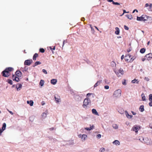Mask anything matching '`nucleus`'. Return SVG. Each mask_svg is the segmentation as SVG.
<instances>
[{
  "label": "nucleus",
  "instance_id": "obj_1",
  "mask_svg": "<svg viewBox=\"0 0 152 152\" xmlns=\"http://www.w3.org/2000/svg\"><path fill=\"white\" fill-rule=\"evenodd\" d=\"M13 70V68L9 67L6 68L2 72V76L3 77H7L9 76L10 75V72Z\"/></svg>",
  "mask_w": 152,
  "mask_h": 152
},
{
  "label": "nucleus",
  "instance_id": "obj_2",
  "mask_svg": "<svg viewBox=\"0 0 152 152\" xmlns=\"http://www.w3.org/2000/svg\"><path fill=\"white\" fill-rule=\"evenodd\" d=\"M91 101L90 99L88 98H86L84 100L83 107L84 108L86 109L87 107V106L89 104H91Z\"/></svg>",
  "mask_w": 152,
  "mask_h": 152
},
{
  "label": "nucleus",
  "instance_id": "obj_3",
  "mask_svg": "<svg viewBox=\"0 0 152 152\" xmlns=\"http://www.w3.org/2000/svg\"><path fill=\"white\" fill-rule=\"evenodd\" d=\"M148 18H149V16H147L146 15H142L140 17H137V20L138 21H144L147 20V19Z\"/></svg>",
  "mask_w": 152,
  "mask_h": 152
},
{
  "label": "nucleus",
  "instance_id": "obj_4",
  "mask_svg": "<svg viewBox=\"0 0 152 152\" xmlns=\"http://www.w3.org/2000/svg\"><path fill=\"white\" fill-rule=\"evenodd\" d=\"M121 89H118L115 91L113 95L114 97H119L121 96Z\"/></svg>",
  "mask_w": 152,
  "mask_h": 152
},
{
  "label": "nucleus",
  "instance_id": "obj_5",
  "mask_svg": "<svg viewBox=\"0 0 152 152\" xmlns=\"http://www.w3.org/2000/svg\"><path fill=\"white\" fill-rule=\"evenodd\" d=\"M114 72L118 77H120L124 74V71L121 68H120L118 71H115Z\"/></svg>",
  "mask_w": 152,
  "mask_h": 152
},
{
  "label": "nucleus",
  "instance_id": "obj_6",
  "mask_svg": "<svg viewBox=\"0 0 152 152\" xmlns=\"http://www.w3.org/2000/svg\"><path fill=\"white\" fill-rule=\"evenodd\" d=\"M79 138H80L81 139L83 140V141H85L87 138V135L85 134H79L78 135Z\"/></svg>",
  "mask_w": 152,
  "mask_h": 152
},
{
  "label": "nucleus",
  "instance_id": "obj_7",
  "mask_svg": "<svg viewBox=\"0 0 152 152\" xmlns=\"http://www.w3.org/2000/svg\"><path fill=\"white\" fill-rule=\"evenodd\" d=\"M140 129V127L139 126H134L132 128L131 130L134 131L135 132L137 133Z\"/></svg>",
  "mask_w": 152,
  "mask_h": 152
},
{
  "label": "nucleus",
  "instance_id": "obj_8",
  "mask_svg": "<svg viewBox=\"0 0 152 152\" xmlns=\"http://www.w3.org/2000/svg\"><path fill=\"white\" fill-rule=\"evenodd\" d=\"M55 101L56 103H58L61 101V99L60 96L57 94L55 95L54 96Z\"/></svg>",
  "mask_w": 152,
  "mask_h": 152
},
{
  "label": "nucleus",
  "instance_id": "obj_9",
  "mask_svg": "<svg viewBox=\"0 0 152 152\" xmlns=\"http://www.w3.org/2000/svg\"><path fill=\"white\" fill-rule=\"evenodd\" d=\"M32 60H26L24 62V64L28 66H29L32 63Z\"/></svg>",
  "mask_w": 152,
  "mask_h": 152
},
{
  "label": "nucleus",
  "instance_id": "obj_10",
  "mask_svg": "<svg viewBox=\"0 0 152 152\" xmlns=\"http://www.w3.org/2000/svg\"><path fill=\"white\" fill-rule=\"evenodd\" d=\"M19 77H18L16 76H15V75H13L12 79L13 80H15L16 82H19L20 81Z\"/></svg>",
  "mask_w": 152,
  "mask_h": 152
},
{
  "label": "nucleus",
  "instance_id": "obj_11",
  "mask_svg": "<svg viewBox=\"0 0 152 152\" xmlns=\"http://www.w3.org/2000/svg\"><path fill=\"white\" fill-rule=\"evenodd\" d=\"M15 75L16 76L20 77L22 75V73L20 71H17L15 72Z\"/></svg>",
  "mask_w": 152,
  "mask_h": 152
},
{
  "label": "nucleus",
  "instance_id": "obj_12",
  "mask_svg": "<svg viewBox=\"0 0 152 152\" xmlns=\"http://www.w3.org/2000/svg\"><path fill=\"white\" fill-rule=\"evenodd\" d=\"M145 57L147 58V60H149L152 58V54L150 53L146 54Z\"/></svg>",
  "mask_w": 152,
  "mask_h": 152
},
{
  "label": "nucleus",
  "instance_id": "obj_13",
  "mask_svg": "<svg viewBox=\"0 0 152 152\" xmlns=\"http://www.w3.org/2000/svg\"><path fill=\"white\" fill-rule=\"evenodd\" d=\"M75 99L78 101H80L81 100L82 97L79 95H75Z\"/></svg>",
  "mask_w": 152,
  "mask_h": 152
},
{
  "label": "nucleus",
  "instance_id": "obj_14",
  "mask_svg": "<svg viewBox=\"0 0 152 152\" xmlns=\"http://www.w3.org/2000/svg\"><path fill=\"white\" fill-rule=\"evenodd\" d=\"M144 143H146L147 145H151V142L149 141L148 138H145V140L144 141Z\"/></svg>",
  "mask_w": 152,
  "mask_h": 152
},
{
  "label": "nucleus",
  "instance_id": "obj_15",
  "mask_svg": "<svg viewBox=\"0 0 152 152\" xmlns=\"http://www.w3.org/2000/svg\"><path fill=\"white\" fill-rule=\"evenodd\" d=\"M125 113L126 117L128 119H130L132 117V115H129L126 111H125Z\"/></svg>",
  "mask_w": 152,
  "mask_h": 152
},
{
  "label": "nucleus",
  "instance_id": "obj_16",
  "mask_svg": "<svg viewBox=\"0 0 152 152\" xmlns=\"http://www.w3.org/2000/svg\"><path fill=\"white\" fill-rule=\"evenodd\" d=\"M127 57H129V58H132L131 55H129V54H127L126 56H125V60L126 61H129V58H126Z\"/></svg>",
  "mask_w": 152,
  "mask_h": 152
},
{
  "label": "nucleus",
  "instance_id": "obj_17",
  "mask_svg": "<svg viewBox=\"0 0 152 152\" xmlns=\"http://www.w3.org/2000/svg\"><path fill=\"white\" fill-rule=\"evenodd\" d=\"M92 113L93 114H94L96 115H97L98 116L99 115L97 112V111L95 109H92Z\"/></svg>",
  "mask_w": 152,
  "mask_h": 152
},
{
  "label": "nucleus",
  "instance_id": "obj_18",
  "mask_svg": "<svg viewBox=\"0 0 152 152\" xmlns=\"http://www.w3.org/2000/svg\"><path fill=\"white\" fill-rule=\"evenodd\" d=\"M113 143L114 145H118L120 144V142L118 140H115L113 142Z\"/></svg>",
  "mask_w": 152,
  "mask_h": 152
},
{
  "label": "nucleus",
  "instance_id": "obj_19",
  "mask_svg": "<svg viewBox=\"0 0 152 152\" xmlns=\"http://www.w3.org/2000/svg\"><path fill=\"white\" fill-rule=\"evenodd\" d=\"M51 83L53 85H55L57 82V80L56 79H53L51 80Z\"/></svg>",
  "mask_w": 152,
  "mask_h": 152
},
{
  "label": "nucleus",
  "instance_id": "obj_20",
  "mask_svg": "<svg viewBox=\"0 0 152 152\" xmlns=\"http://www.w3.org/2000/svg\"><path fill=\"white\" fill-rule=\"evenodd\" d=\"M115 29L116 31L115 32V34L116 35H118L120 33V30L118 27H116L115 28Z\"/></svg>",
  "mask_w": 152,
  "mask_h": 152
},
{
  "label": "nucleus",
  "instance_id": "obj_21",
  "mask_svg": "<svg viewBox=\"0 0 152 152\" xmlns=\"http://www.w3.org/2000/svg\"><path fill=\"white\" fill-rule=\"evenodd\" d=\"M102 80H99L97 81V82L94 85V87H96L97 86H98L99 85L100 83L102 82Z\"/></svg>",
  "mask_w": 152,
  "mask_h": 152
},
{
  "label": "nucleus",
  "instance_id": "obj_22",
  "mask_svg": "<svg viewBox=\"0 0 152 152\" xmlns=\"http://www.w3.org/2000/svg\"><path fill=\"white\" fill-rule=\"evenodd\" d=\"M148 7L147 8L148 10L149 11H152V4L150 3Z\"/></svg>",
  "mask_w": 152,
  "mask_h": 152
},
{
  "label": "nucleus",
  "instance_id": "obj_23",
  "mask_svg": "<svg viewBox=\"0 0 152 152\" xmlns=\"http://www.w3.org/2000/svg\"><path fill=\"white\" fill-rule=\"evenodd\" d=\"M38 54L37 53H35L34 54L33 57V60L34 61L36 60V58H37L38 56Z\"/></svg>",
  "mask_w": 152,
  "mask_h": 152
},
{
  "label": "nucleus",
  "instance_id": "obj_24",
  "mask_svg": "<svg viewBox=\"0 0 152 152\" xmlns=\"http://www.w3.org/2000/svg\"><path fill=\"white\" fill-rule=\"evenodd\" d=\"M94 127L93 125H92V126H91L90 127H86L85 128V129L87 130V131H90Z\"/></svg>",
  "mask_w": 152,
  "mask_h": 152
},
{
  "label": "nucleus",
  "instance_id": "obj_25",
  "mask_svg": "<svg viewBox=\"0 0 152 152\" xmlns=\"http://www.w3.org/2000/svg\"><path fill=\"white\" fill-rule=\"evenodd\" d=\"M112 127L114 129H118V126L116 124H113L112 125Z\"/></svg>",
  "mask_w": 152,
  "mask_h": 152
},
{
  "label": "nucleus",
  "instance_id": "obj_26",
  "mask_svg": "<svg viewBox=\"0 0 152 152\" xmlns=\"http://www.w3.org/2000/svg\"><path fill=\"white\" fill-rule=\"evenodd\" d=\"M139 110L141 112H143L144 110V106L143 105H141L140 106V108H139Z\"/></svg>",
  "mask_w": 152,
  "mask_h": 152
},
{
  "label": "nucleus",
  "instance_id": "obj_27",
  "mask_svg": "<svg viewBox=\"0 0 152 152\" xmlns=\"http://www.w3.org/2000/svg\"><path fill=\"white\" fill-rule=\"evenodd\" d=\"M22 85L21 84H19L18 87L17 86H16V88H17V90L18 91H19V90H20L22 87Z\"/></svg>",
  "mask_w": 152,
  "mask_h": 152
},
{
  "label": "nucleus",
  "instance_id": "obj_28",
  "mask_svg": "<svg viewBox=\"0 0 152 152\" xmlns=\"http://www.w3.org/2000/svg\"><path fill=\"white\" fill-rule=\"evenodd\" d=\"M126 16L130 20H132V15H126Z\"/></svg>",
  "mask_w": 152,
  "mask_h": 152
},
{
  "label": "nucleus",
  "instance_id": "obj_29",
  "mask_svg": "<svg viewBox=\"0 0 152 152\" xmlns=\"http://www.w3.org/2000/svg\"><path fill=\"white\" fill-rule=\"evenodd\" d=\"M6 124L5 123H4L2 125V129H1L2 130H3V131H4V130H5L6 129Z\"/></svg>",
  "mask_w": 152,
  "mask_h": 152
},
{
  "label": "nucleus",
  "instance_id": "obj_30",
  "mask_svg": "<svg viewBox=\"0 0 152 152\" xmlns=\"http://www.w3.org/2000/svg\"><path fill=\"white\" fill-rule=\"evenodd\" d=\"M136 57V56H133L132 58H131V59L129 60V62H132L135 59Z\"/></svg>",
  "mask_w": 152,
  "mask_h": 152
},
{
  "label": "nucleus",
  "instance_id": "obj_31",
  "mask_svg": "<svg viewBox=\"0 0 152 152\" xmlns=\"http://www.w3.org/2000/svg\"><path fill=\"white\" fill-rule=\"evenodd\" d=\"M68 144L69 145H73L74 144V142L73 140H69L68 141Z\"/></svg>",
  "mask_w": 152,
  "mask_h": 152
},
{
  "label": "nucleus",
  "instance_id": "obj_32",
  "mask_svg": "<svg viewBox=\"0 0 152 152\" xmlns=\"http://www.w3.org/2000/svg\"><path fill=\"white\" fill-rule=\"evenodd\" d=\"M118 112L121 114H123L124 113V110L123 109H121L118 111Z\"/></svg>",
  "mask_w": 152,
  "mask_h": 152
},
{
  "label": "nucleus",
  "instance_id": "obj_33",
  "mask_svg": "<svg viewBox=\"0 0 152 152\" xmlns=\"http://www.w3.org/2000/svg\"><path fill=\"white\" fill-rule=\"evenodd\" d=\"M141 96L142 99V100L143 101H145V95L143 93L142 94H141Z\"/></svg>",
  "mask_w": 152,
  "mask_h": 152
},
{
  "label": "nucleus",
  "instance_id": "obj_34",
  "mask_svg": "<svg viewBox=\"0 0 152 152\" xmlns=\"http://www.w3.org/2000/svg\"><path fill=\"white\" fill-rule=\"evenodd\" d=\"M145 51V48H142L140 50V52L141 53H144Z\"/></svg>",
  "mask_w": 152,
  "mask_h": 152
},
{
  "label": "nucleus",
  "instance_id": "obj_35",
  "mask_svg": "<svg viewBox=\"0 0 152 152\" xmlns=\"http://www.w3.org/2000/svg\"><path fill=\"white\" fill-rule=\"evenodd\" d=\"M136 82L138 84L139 83V81H137V80H136V79H134L133 80H132V83H134Z\"/></svg>",
  "mask_w": 152,
  "mask_h": 152
},
{
  "label": "nucleus",
  "instance_id": "obj_36",
  "mask_svg": "<svg viewBox=\"0 0 152 152\" xmlns=\"http://www.w3.org/2000/svg\"><path fill=\"white\" fill-rule=\"evenodd\" d=\"M41 64V63L40 61H37L35 63L34 65L33 66V67H34L40 64Z\"/></svg>",
  "mask_w": 152,
  "mask_h": 152
},
{
  "label": "nucleus",
  "instance_id": "obj_37",
  "mask_svg": "<svg viewBox=\"0 0 152 152\" xmlns=\"http://www.w3.org/2000/svg\"><path fill=\"white\" fill-rule=\"evenodd\" d=\"M44 81L43 80H41L39 83V85L41 86H42L44 84Z\"/></svg>",
  "mask_w": 152,
  "mask_h": 152
},
{
  "label": "nucleus",
  "instance_id": "obj_38",
  "mask_svg": "<svg viewBox=\"0 0 152 152\" xmlns=\"http://www.w3.org/2000/svg\"><path fill=\"white\" fill-rule=\"evenodd\" d=\"M105 149L104 148H101L99 150V152H104L105 151Z\"/></svg>",
  "mask_w": 152,
  "mask_h": 152
},
{
  "label": "nucleus",
  "instance_id": "obj_39",
  "mask_svg": "<svg viewBox=\"0 0 152 152\" xmlns=\"http://www.w3.org/2000/svg\"><path fill=\"white\" fill-rule=\"evenodd\" d=\"M139 140L141 142H144V141L145 140V138H144L143 137H141L139 139Z\"/></svg>",
  "mask_w": 152,
  "mask_h": 152
},
{
  "label": "nucleus",
  "instance_id": "obj_40",
  "mask_svg": "<svg viewBox=\"0 0 152 152\" xmlns=\"http://www.w3.org/2000/svg\"><path fill=\"white\" fill-rule=\"evenodd\" d=\"M149 100L150 101H152V94H150L149 95Z\"/></svg>",
  "mask_w": 152,
  "mask_h": 152
},
{
  "label": "nucleus",
  "instance_id": "obj_41",
  "mask_svg": "<svg viewBox=\"0 0 152 152\" xmlns=\"http://www.w3.org/2000/svg\"><path fill=\"white\" fill-rule=\"evenodd\" d=\"M7 82L10 85H12V81L10 79L8 80Z\"/></svg>",
  "mask_w": 152,
  "mask_h": 152
},
{
  "label": "nucleus",
  "instance_id": "obj_42",
  "mask_svg": "<svg viewBox=\"0 0 152 152\" xmlns=\"http://www.w3.org/2000/svg\"><path fill=\"white\" fill-rule=\"evenodd\" d=\"M132 48L130 46L129 48L127 50V51L128 53H129L132 50Z\"/></svg>",
  "mask_w": 152,
  "mask_h": 152
},
{
  "label": "nucleus",
  "instance_id": "obj_43",
  "mask_svg": "<svg viewBox=\"0 0 152 152\" xmlns=\"http://www.w3.org/2000/svg\"><path fill=\"white\" fill-rule=\"evenodd\" d=\"M69 91L73 95L74 94V92L72 89H70Z\"/></svg>",
  "mask_w": 152,
  "mask_h": 152
},
{
  "label": "nucleus",
  "instance_id": "obj_44",
  "mask_svg": "<svg viewBox=\"0 0 152 152\" xmlns=\"http://www.w3.org/2000/svg\"><path fill=\"white\" fill-rule=\"evenodd\" d=\"M33 103L34 102L33 101L30 100V101L29 104L31 106H32L33 105Z\"/></svg>",
  "mask_w": 152,
  "mask_h": 152
},
{
  "label": "nucleus",
  "instance_id": "obj_45",
  "mask_svg": "<svg viewBox=\"0 0 152 152\" xmlns=\"http://www.w3.org/2000/svg\"><path fill=\"white\" fill-rule=\"evenodd\" d=\"M45 50L43 48H40L39 49V51L41 53H44Z\"/></svg>",
  "mask_w": 152,
  "mask_h": 152
},
{
  "label": "nucleus",
  "instance_id": "obj_46",
  "mask_svg": "<svg viewBox=\"0 0 152 152\" xmlns=\"http://www.w3.org/2000/svg\"><path fill=\"white\" fill-rule=\"evenodd\" d=\"M46 115H46V113H43L42 114V116L43 117H44V118H45L46 116Z\"/></svg>",
  "mask_w": 152,
  "mask_h": 152
},
{
  "label": "nucleus",
  "instance_id": "obj_47",
  "mask_svg": "<svg viewBox=\"0 0 152 152\" xmlns=\"http://www.w3.org/2000/svg\"><path fill=\"white\" fill-rule=\"evenodd\" d=\"M113 4L114 5H119L120 4V3H119L118 2H114V1L113 2Z\"/></svg>",
  "mask_w": 152,
  "mask_h": 152
},
{
  "label": "nucleus",
  "instance_id": "obj_48",
  "mask_svg": "<svg viewBox=\"0 0 152 152\" xmlns=\"http://www.w3.org/2000/svg\"><path fill=\"white\" fill-rule=\"evenodd\" d=\"M101 137V135L100 134H98L96 135V137L98 139H100Z\"/></svg>",
  "mask_w": 152,
  "mask_h": 152
},
{
  "label": "nucleus",
  "instance_id": "obj_49",
  "mask_svg": "<svg viewBox=\"0 0 152 152\" xmlns=\"http://www.w3.org/2000/svg\"><path fill=\"white\" fill-rule=\"evenodd\" d=\"M42 72L45 74H47L46 70L45 69H43L42 70Z\"/></svg>",
  "mask_w": 152,
  "mask_h": 152
},
{
  "label": "nucleus",
  "instance_id": "obj_50",
  "mask_svg": "<svg viewBox=\"0 0 152 152\" xmlns=\"http://www.w3.org/2000/svg\"><path fill=\"white\" fill-rule=\"evenodd\" d=\"M91 32L94 34V32H95V31H94V28H93V27H91Z\"/></svg>",
  "mask_w": 152,
  "mask_h": 152
},
{
  "label": "nucleus",
  "instance_id": "obj_51",
  "mask_svg": "<svg viewBox=\"0 0 152 152\" xmlns=\"http://www.w3.org/2000/svg\"><path fill=\"white\" fill-rule=\"evenodd\" d=\"M124 80V81L122 82V84L123 85H126V80Z\"/></svg>",
  "mask_w": 152,
  "mask_h": 152
},
{
  "label": "nucleus",
  "instance_id": "obj_52",
  "mask_svg": "<svg viewBox=\"0 0 152 152\" xmlns=\"http://www.w3.org/2000/svg\"><path fill=\"white\" fill-rule=\"evenodd\" d=\"M124 29L126 30H128L129 29V27L126 25L124 26Z\"/></svg>",
  "mask_w": 152,
  "mask_h": 152
},
{
  "label": "nucleus",
  "instance_id": "obj_53",
  "mask_svg": "<svg viewBox=\"0 0 152 152\" xmlns=\"http://www.w3.org/2000/svg\"><path fill=\"white\" fill-rule=\"evenodd\" d=\"M104 88L105 89H108L109 88V86H104Z\"/></svg>",
  "mask_w": 152,
  "mask_h": 152
},
{
  "label": "nucleus",
  "instance_id": "obj_54",
  "mask_svg": "<svg viewBox=\"0 0 152 152\" xmlns=\"http://www.w3.org/2000/svg\"><path fill=\"white\" fill-rule=\"evenodd\" d=\"M149 104L150 106L152 107V101H150V102L149 103Z\"/></svg>",
  "mask_w": 152,
  "mask_h": 152
},
{
  "label": "nucleus",
  "instance_id": "obj_55",
  "mask_svg": "<svg viewBox=\"0 0 152 152\" xmlns=\"http://www.w3.org/2000/svg\"><path fill=\"white\" fill-rule=\"evenodd\" d=\"M123 12H124V14L125 13H129V12H126V11L125 10H123Z\"/></svg>",
  "mask_w": 152,
  "mask_h": 152
},
{
  "label": "nucleus",
  "instance_id": "obj_56",
  "mask_svg": "<svg viewBox=\"0 0 152 152\" xmlns=\"http://www.w3.org/2000/svg\"><path fill=\"white\" fill-rule=\"evenodd\" d=\"M91 94H92L89 93L87 94L86 95L87 97H88L89 96H90Z\"/></svg>",
  "mask_w": 152,
  "mask_h": 152
},
{
  "label": "nucleus",
  "instance_id": "obj_57",
  "mask_svg": "<svg viewBox=\"0 0 152 152\" xmlns=\"http://www.w3.org/2000/svg\"><path fill=\"white\" fill-rule=\"evenodd\" d=\"M124 55H123L121 57V59L123 60L124 58Z\"/></svg>",
  "mask_w": 152,
  "mask_h": 152
},
{
  "label": "nucleus",
  "instance_id": "obj_58",
  "mask_svg": "<svg viewBox=\"0 0 152 152\" xmlns=\"http://www.w3.org/2000/svg\"><path fill=\"white\" fill-rule=\"evenodd\" d=\"M145 79L147 81H148L149 80V79L147 77H145Z\"/></svg>",
  "mask_w": 152,
  "mask_h": 152
},
{
  "label": "nucleus",
  "instance_id": "obj_59",
  "mask_svg": "<svg viewBox=\"0 0 152 152\" xmlns=\"http://www.w3.org/2000/svg\"><path fill=\"white\" fill-rule=\"evenodd\" d=\"M135 11L136 12H138V10H134L133 11L132 13H134L135 12Z\"/></svg>",
  "mask_w": 152,
  "mask_h": 152
},
{
  "label": "nucleus",
  "instance_id": "obj_60",
  "mask_svg": "<svg viewBox=\"0 0 152 152\" xmlns=\"http://www.w3.org/2000/svg\"><path fill=\"white\" fill-rule=\"evenodd\" d=\"M3 132V130H2L1 129H0V135H1V133Z\"/></svg>",
  "mask_w": 152,
  "mask_h": 152
},
{
  "label": "nucleus",
  "instance_id": "obj_61",
  "mask_svg": "<svg viewBox=\"0 0 152 152\" xmlns=\"http://www.w3.org/2000/svg\"><path fill=\"white\" fill-rule=\"evenodd\" d=\"M50 48L51 50H55V47H53V48H52L51 47H50Z\"/></svg>",
  "mask_w": 152,
  "mask_h": 152
},
{
  "label": "nucleus",
  "instance_id": "obj_62",
  "mask_svg": "<svg viewBox=\"0 0 152 152\" xmlns=\"http://www.w3.org/2000/svg\"><path fill=\"white\" fill-rule=\"evenodd\" d=\"M149 5V4L148 3L146 4H145V7H148Z\"/></svg>",
  "mask_w": 152,
  "mask_h": 152
},
{
  "label": "nucleus",
  "instance_id": "obj_63",
  "mask_svg": "<svg viewBox=\"0 0 152 152\" xmlns=\"http://www.w3.org/2000/svg\"><path fill=\"white\" fill-rule=\"evenodd\" d=\"M151 129H152V124H151L149 125Z\"/></svg>",
  "mask_w": 152,
  "mask_h": 152
},
{
  "label": "nucleus",
  "instance_id": "obj_64",
  "mask_svg": "<svg viewBox=\"0 0 152 152\" xmlns=\"http://www.w3.org/2000/svg\"><path fill=\"white\" fill-rule=\"evenodd\" d=\"M145 60V58H142V61H144Z\"/></svg>",
  "mask_w": 152,
  "mask_h": 152
}]
</instances>
